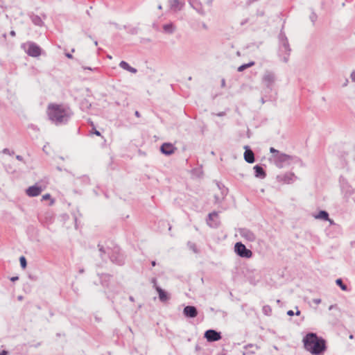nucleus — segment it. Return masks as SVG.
<instances>
[{
	"mask_svg": "<svg viewBox=\"0 0 355 355\" xmlns=\"http://www.w3.org/2000/svg\"><path fill=\"white\" fill-rule=\"evenodd\" d=\"M47 112L49 120L56 125L66 124L73 114L69 107L53 103L48 105Z\"/></svg>",
	"mask_w": 355,
	"mask_h": 355,
	"instance_id": "f257e3e1",
	"label": "nucleus"
},
{
	"mask_svg": "<svg viewBox=\"0 0 355 355\" xmlns=\"http://www.w3.org/2000/svg\"><path fill=\"white\" fill-rule=\"evenodd\" d=\"M304 348L313 355H322L327 350L326 340L315 333H308L303 338Z\"/></svg>",
	"mask_w": 355,
	"mask_h": 355,
	"instance_id": "f03ea898",
	"label": "nucleus"
},
{
	"mask_svg": "<svg viewBox=\"0 0 355 355\" xmlns=\"http://www.w3.org/2000/svg\"><path fill=\"white\" fill-rule=\"evenodd\" d=\"M108 255L110 261L113 263L118 266L124 265L125 257L121 252V248L119 246H114L112 249H111V252L108 251Z\"/></svg>",
	"mask_w": 355,
	"mask_h": 355,
	"instance_id": "7ed1b4c3",
	"label": "nucleus"
},
{
	"mask_svg": "<svg viewBox=\"0 0 355 355\" xmlns=\"http://www.w3.org/2000/svg\"><path fill=\"white\" fill-rule=\"evenodd\" d=\"M291 52V48L290 46L288 40L284 39V42L279 43L278 55L281 60L287 63L289 60V57Z\"/></svg>",
	"mask_w": 355,
	"mask_h": 355,
	"instance_id": "20e7f679",
	"label": "nucleus"
},
{
	"mask_svg": "<svg viewBox=\"0 0 355 355\" xmlns=\"http://www.w3.org/2000/svg\"><path fill=\"white\" fill-rule=\"evenodd\" d=\"M234 252L241 258L250 259L252 257V252L246 248L241 242H236L234 245Z\"/></svg>",
	"mask_w": 355,
	"mask_h": 355,
	"instance_id": "39448f33",
	"label": "nucleus"
},
{
	"mask_svg": "<svg viewBox=\"0 0 355 355\" xmlns=\"http://www.w3.org/2000/svg\"><path fill=\"white\" fill-rule=\"evenodd\" d=\"M27 46V49H25V52L31 57L37 58L39 57L42 53V49L39 45L33 42H28L26 44H22V47Z\"/></svg>",
	"mask_w": 355,
	"mask_h": 355,
	"instance_id": "423d86ee",
	"label": "nucleus"
},
{
	"mask_svg": "<svg viewBox=\"0 0 355 355\" xmlns=\"http://www.w3.org/2000/svg\"><path fill=\"white\" fill-rule=\"evenodd\" d=\"M206 223L211 228H218L221 224L218 216V212L214 211L209 213L206 218Z\"/></svg>",
	"mask_w": 355,
	"mask_h": 355,
	"instance_id": "0eeeda50",
	"label": "nucleus"
},
{
	"mask_svg": "<svg viewBox=\"0 0 355 355\" xmlns=\"http://www.w3.org/2000/svg\"><path fill=\"white\" fill-rule=\"evenodd\" d=\"M276 80V76L273 71H266L262 78L264 85L270 90H272L273 84Z\"/></svg>",
	"mask_w": 355,
	"mask_h": 355,
	"instance_id": "6e6552de",
	"label": "nucleus"
},
{
	"mask_svg": "<svg viewBox=\"0 0 355 355\" xmlns=\"http://www.w3.org/2000/svg\"><path fill=\"white\" fill-rule=\"evenodd\" d=\"M204 338L207 342L218 341L222 338L221 333L214 329H208L204 334Z\"/></svg>",
	"mask_w": 355,
	"mask_h": 355,
	"instance_id": "1a4fd4ad",
	"label": "nucleus"
},
{
	"mask_svg": "<svg viewBox=\"0 0 355 355\" xmlns=\"http://www.w3.org/2000/svg\"><path fill=\"white\" fill-rule=\"evenodd\" d=\"M290 158L291 155L280 153L278 155H275L276 166L282 168L284 163L290 164Z\"/></svg>",
	"mask_w": 355,
	"mask_h": 355,
	"instance_id": "9d476101",
	"label": "nucleus"
},
{
	"mask_svg": "<svg viewBox=\"0 0 355 355\" xmlns=\"http://www.w3.org/2000/svg\"><path fill=\"white\" fill-rule=\"evenodd\" d=\"M239 234L241 237L250 242H253L256 240V235L250 230L243 227L239 230Z\"/></svg>",
	"mask_w": 355,
	"mask_h": 355,
	"instance_id": "9b49d317",
	"label": "nucleus"
},
{
	"mask_svg": "<svg viewBox=\"0 0 355 355\" xmlns=\"http://www.w3.org/2000/svg\"><path fill=\"white\" fill-rule=\"evenodd\" d=\"M176 149V147H175L171 143H164L160 146V152L167 156L173 154Z\"/></svg>",
	"mask_w": 355,
	"mask_h": 355,
	"instance_id": "f8f14e48",
	"label": "nucleus"
},
{
	"mask_svg": "<svg viewBox=\"0 0 355 355\" xmlns=\"http://www.w3.org/2000/svg\"><path fill=\"white\" fill-rule=\"evenodd\" d=\"M42 191V188L38 184H35L33 186L29 187L26 190V193L29 197H36L39 196Z\"/></svg>",
	"mask_w": 355,
	"mask_h": 355,
	"instance_id": "ddd939ff",
	"label": "nucleus"
},
{
	"mask_svg": "<svg viewBox=\"0 0 355 355\" xmlns=\"http://www.w3.org/2000/svg\"><path fill=\"white\" fill-rule=\"evenodd\" d=\"M198 311L194 306H186L183 309V314L185 317L189 318H194L198 315Z\"/></svg>",
	"mask_w": 355,
	"mask_h": 355,
	"instance_id": "4468645a",
	"label": "nucleus"
},
{
	"mask_svg": "<svg viewBox=\"0 0 355 355\" xmlns=\"http://www.w3.org/2000/svg\"><path fill=\"white\" fill-rule=\"evenodd\" d=\"M296 178L293 173H286L282 175H278L277 180L278 182L290 184Z\"/></svg>",
	"mask_w": 355,
	"mask_h": 355,
	"instance_id": "2eb2a0df",
	"label": "nucleus"
},
{
	"mask_svg": "<svg viewBox=\"0 0 355 355\" xmlns=\"http://www.w3.org/2000/svg\"><path fill=\"white\" fill-rule=\"evenodd\" d=\"M244 159L249 164H252L255 162L254 153L249 146H244Z\"/></svg>",
	"mask_w": 355,
	"mask_h": 355,
	"instance_id": "dca6fc26",
	"label": "nucleus"
},
{
	"mask_svg": "<svg viewBox=\"0 0 355 355\" xmlns=\"http://www.w3.org/2000/svg\"><path fill=\"white\" fill-rule=\"evenodd\" d=\"M254 176L257 178L263 179L266 177V172L261 164H257L253 167Z\"/></svg>",
	"mask_w": 355,
	"mask_h": 355,
	"instance_id": "f3484780",
	"label": "nucleus"
},
{
	"mask_svg": "<svg viewBox=\"0 0 355 355\" xmlns=\"http://www.w3.org/2000/svg\"><path fill=\"white\" fill-rule=\"evenodd\" d=\"M98 276L100 278L101 284L103 286L109 288L110 282L112 276L108 273H98Z\"/></svg>",
	"mask_w": 355,
	"mask_h": 355,
	"instance_id": "a211bd4d",
	"label": "nucleus"
},
{
	"mask_svg": "<svg viewBox=\"0 0 355 355\" xmlns=\"http://www.w3.org/2000/svg\"><path fill=\"white\" fill-rule=\"evenodd\" d=\"M155 290L158 293L159 299L162 302H166L170 299V295L159 286H155Z\"/></svg>",
	"mask_w": 355,
	"mask_h": 355,
	"instance_id": "6ab92c4d",
	"label": "nucleus"
},
{
	"mask_svg": "<svg viewBox=\"0 0 355 355\" xmlns=\"http://www.w3.org/2000/svg\"><path fill=\"white\" fill-rule=\"evenodd\" d=\"M313 216L315 219L322 220L326 221L329 220V213L325 210H320L318 214H313Z\"/></svg>",
	"mask_w": 355,
	"mask_h": 355,
	"instance_id": "aec40b11",
	"label": "nucleus"
},
{
	"mask_svg": "<svg viewBox=\"0 0 355 355\" xmlns=\"http://www.w3.org/2000/svg\"><path fill=\"white\" fill-rule=\"evenodd\" d=\"M119 66L123 69H125V70H126L129 72H131L132 73H136L137 72V69L130 66V64L125 61H123V60L121 61V62L119 63Z\"/></svg>",
	"mask_w": 355,
	"mask_h": 355,
	"instance_id": "412c9836",
	"label": "nucleus"
},
{
	"mask_svg": "<svg viewBox=\"0 0 355 355\" xmlns=\"http://www.w3.org/2000/svg\"><path fill=\"white\" fill-rule=\"evenodd\" d=\"M228 191V189L225 187V185H222V191H220V194L214 195L215 200H224V198L227 195Z\"/></svg>",
	"mask_w": 355,
	"mask_h": 355,
	"instance_id": "4be33fe9",
	"label": "nucleus"
},
{
	"mask_svg": "<svg viewBox=\"0 0 355 355\" xmlns=\"http://www.w3.org/2000/svg\"><path fill=\"white\" fill-rule=\"evenodd\" d=\"M31 19L32 22L38 26H42L44 25V22L41 17L37 15L33 14L31 15Z\"/></svg>",
	"mask_w": 355,
	"mask_h": 355,
	"instance_id": "5701e85b",
	"label": "nucleus"
},
{
	"mask_svg": "<svg viewBox=\"0 0 355 355\" xmlns=\"http://www.w3.org/2000/svg\"><path fill=\"white\" fill-rule=\"evenodd\" d=\"M163 30L165 33L172 34L175 30V27L173 23L166 24L163 26Z\"/></svg>",
	"mask_w": 355,
	"mask_h": 355,
	"instance_id": "b1692460",
	"label": "nucleus"
},
{
	"mask_svg": "<svg viewBox=\"0 0 355 355\" xmlns=\"http://www.w3.org/2000/svg\"><path fill=\"white\" fill-rule=\"evenodd\" d=\"M254 64H255L254 61H250L248 63L243 64L241 66H239L237 68V71L239 72H242V71H245V69L254 66Z\"/></svg>",
	"mask_w": 355,
	"mask_h": 355,
	"instance_id": "393cba45",
	"label": "nucleus"
},
{
	"mask_svg": "<svg viewBox=\"0 0 355 355\" xmlns=\"http://www.w3.org/2000/svg\"><path fill=\"white\" fill-rule=\"evenodd\" d=\"M168 2L170 3L171 9L174 10H180L181 9L180 8H179V5H180L179 0H169Z\"/></svg>",
	"mask_w": 355,
	"mask_h": 355,
	"instance_id": "a878e982",
	"label": "nucleus"
},
{
	"mask_svg": "<svg viewBox=\"0 0 355 355\" xmlns=\"http://www.w3.org/2000/svg\"><path fill=\"white\" fill-rule=\"evenodd\" d=\"M336 284L340 288L342 291H347L348 290L347 286L343 283V281L341 278L337 279L336 280Z\"/></svg>",
	"mask_w": 355,
	"mask_h": 355,
	"instance_id": "bb28decb",
	"label": "nucleus"
},
{
	"mask_svg": "<svg viewBox=\"0 0 355 355\" xmlns=\"http://www.w3.org/2000/svg\"><path fill=\"white\" fill-rule=\"evenodd\" d=\"M98 248L100 252V257L101 258V259L105 260L104 256L107 252L106 251L105 248L99 243L98 244Z\"/></svg>",
	"mask_w": 355,
	"mask_h": 355,
	"instance_id": "cd10ccee",
	"label": "nucleus"
},
{
	"mask_svg": "<svg viewBox=\"0 0 355 355\" xmlns=\"http://www.w3.org/2000/svg\"><path fill=\"white\" fill-rule=\"evenodd\" d=\"M291 163L300 164L301 166L303 165L302 159L297 156H291V158H290V164Z\"/></svg>",
	"mask_w": 355,
	"mask_h": 355,
	"instance_id": "c85d7f7f",
	"label": "nucleus"
},
{
	"mask_svg": "<svg viewBox=\"0 0 355 355\" xmlns=\"http://www.w3.org/2000/svg\"><path fill=\"white\" fill-rule=\"evenodd\" d=\"M262 311L266 315H270L272 313V309L269 305L263 306Z\"/></svg>",
	"mask_w": 355,
	"mask_h": 355,
	"instance_id": "c756f323",
	"label": "nucleus"
},
{
	"mask_svg": "<svg viewBox=\"0 0 355 355\" xmlns=\"http://www.w3.org/2000/svg\"><path fill=\"white\" fill-rule=\"evenodd\" d=\"M19 263L20 266L23 269H25L27 266V261L24 256H21L19 257Z\"/></svg>",
	"mask_w": 355,
	"mask_h": 355,
	"instance_id": "7c9ffc66",
	"label": "nucleus"
},
{
	"mask_svg": "<svg viewBox=\"0 0 355 355\" xmlns=\"http://www.w3.org/2000/svg\"><path fill=\"white\" fill-rule=\"evenodd\" d=\"M285 38L288 39L286 35V34H285V33L282 30H281L280 33L279 35V43L284 42Z\"/></svg>",
	"mask_w": 355,
	"mask_h": 355,
	"instance_id": "2f4dec72",
	"label": "nucleus"
},
{
	"mask_svg": "<svg viewBox=\"0 0 355 355\" xmlns=\"http://www.w3.org/2000/svg\"><path fill=\"white\" fill-rule=\"evenodd\" d=\"M81 106L83 108L89 109L91 107V104L88 102L87 100L85 99L81 102Z\"/></svg>",
	"mask_w": 355,
	"mask_h": 355,
	"instance_id": "473e14b6",
	"label": "nucleus"
},
{
	"mask_svg": "<svg viewBox=\"0 0 355 355\" xmlns=\"http://www.w3.org/2000/svg\"><path fill=\"white\" fill-rule=\"evenodd\" d=\"M91 125L93 126V128H92V130H91V133L94 134V135H96V136L101 137V133L98 130H97L96 129V128L94 127V125L93 122H91Z\"/></svg>",
	"mask_w": 355,
	"mask_h": 355,
	"instance_id": "72a5a7b5",
	"label": "nucleus"
},
{
	"mask_svg": "<svg viewBox=\"0 0 355 355\" xmlns=\"http://www.w3.org/2000/svg\"><path fill=\"white\" fill-rule=\"evenodd\" d=\"M296 312H295V315H300L301 314V311L300 310H298V308L296 307ZM295 313L293 312V310H289L287 311V315H289V316H293L294 315Z\"/></svg>",
	"mask_w": 355,
	"mask_h": 355,
	"instance_id": "f704fd0d",
	"label": "nucleus"
},
{
	"mask_svg": "<svg viewBox=\"0 0 355 355\" xmlns=\"http://www.w3.org/2000/svg\"><path fill=\"white\" fill-rule=\"evenodd\" d=\"M309 18L311 21L313 22V24H314L315 21L317 20L318 16L314 12H312L311 14L310 15Z\"/></svg>",
	"mask_w": 355,
	"mask_h": 355,
	"instance_id": "c9c22d12",
	"label": "nucleus"
},
{
	"mask_svg": "<svg viewBox=\"0 0 355 355\" xmlns=\"http://www.w3.org/2000/svg\"><path fill=\"white\" fill-rule=\"evenodd\" d=\"M188 245L190 247V248L191 250H193V251L194 252H198L197 248H196V245L195 243H193L189 241V242H188Z\"/></svg>",
	"mask_w": 355,
	"mask_h": 355,
	"instance_id": "e433bc0d",
	"label": "nucleus"
},
{
	"mask_svg": "<svg viewBox=\"0 0 355 355\" xmlns=\"http://www.w3.org/2000/svg\"><path fill=\"white\" fill-rule=\"evenodd\" d=\"M270 152L272 154H274V156L275 155H278L280 152L278 150H276L275 148L273 147H270Z\"/></svg>",
	"mask_w": 355,
	"mask_h": 355,
	"instance_id": "4c0bfd02",
	"label": "nucleus"
},
{
	"mask_svg": "<svg viewBox=\"0 0 355 355\" xmlns=\"http://www.w3.org/2000/svg\"><path fill=\"white\" fill-rule=\"evenodd\" d=\"M3 153L12 155H14L15 152L13 150L10 151L8 148H4L3 150Z\"/></svg>",
	"mask_w": 355,
	"mask_h": 355,
	"instance_id": "58836bf2",
	"label": "nucleus"
},
{
	"mask_svg": "<svg viewBox=\"0 0 355 355\" xmlns=\"http://www.w3.org/2000/svg\"><path fill=\"white\" fill-rule=\"evenodd\" d=\"M41 200H53V199L51 198V196L49 193H46L42 196Z\"/></svg>",
	"mask_w": 355,
	"mask_h": 355,
	"instance_id": "ea45409f",
	"label": "nucleus"
},
{
	"mask_svg": "<svg viewBox=\"0 0 355 355\" xmlns=\"http://www.w3.org/2000/svg\"><path fill=\"white\" fill-rule=\"evenodd\" d=\"M129 33L132 35H136L137 34V28H132L131 29H130Z\"/></svg>",
	"mask_w": 355,
	"mask_h": 355,
	"instance_id": "a19ab883",
	"label": "nucleus"
},
{
	"mask_svg": "<svg viewBox=\"0 0 355 355\" xmlns=\"http://www.w3.org/2000/svg\"><path fill=\"white\" fill-rule=\"evenodd\" d=\"M249 347H255L257 349H259V347L257 345H254L253 344H248L244 347V348L246 349H248Z\"/></svg>",
	"mask_w": 355,
	"mask_h": 355,
	"instance_id": "79ce46f5",
	"label": "nucleus"
},
{
	"mask_svg": "<svg viewBox=\"0 0 355 355\" xmlns=\"http://www.w3.org/2000/svg\"><path fill=\"white\" fill-rule=\"evenodd\" d=\"M264 15H265V12L263 10H257V15L258 17H263Z\"/></svg>",
	"mask_w": 355,
	"mask_h": 355,
	"instance_id": "37998d69",
	"label": "nucleus"
},
{
	"mask_svg": "<svg viewBox=\"0 0 355 355\" xmlns=\"http://www.w3.org/2000/svg\"><path fill=\"white\" fill-rule=\"evenodd\" d=\"M217 187H218V189L220 191H222V185H224L223 184H222L221 182H216V183Z\"/></svg>",
	"mask_w": 355,
	"mask_h": 355,
	"instance_id": "c03bdc74",
	"label": "nucleus"
},
{
	"mask_svg": "<svg viewBox=\"0 0 355 355\" xmlns=\"http://www.w3.org/2000/svg\"><path fill=\"white\" fill-rule=\"evenodd\" d=\"M351 79L353 82L355 83V70L352 71L350 75Z\"/></svg>",
	"mask_w": 355,
	"mask_h": 355,
	"instance_id": "a18cd8bd",
	"label": "nucleus"
},
{
	"mask_svg": "<svg viewBox=\"0 0 355 355\" xmlns=\"http://www.w3.org/2000/svg\"><path fill=\"white\" fill-rule=\"evenodd\" d=\"M313 303L315 304H319L321 302V299L320 298H315L313 300Z\"/></svg>",
	"mask_w": 355,
	"mask_h": 355,
	"instance_id": "49530a36",
	"label": "nucleus"
},
{
	"mask_svg": "<svg viewBox=\"0 0 355 355\" xmlns=\"http://www.w3.org/2000/svg\"><path fill=\"white\" fill-rule=\"evenodd\" d=\"M18 279H19L18 276L12 277L10 278V280L12 282H15L17 281Z\"/></svg>",
	"mask_w": 355,
	"mask_h": 355,
	"instance_id": "de8ad7c7",
	"label": "nucleus"
},
{
	"mask_svg": "<svg viewBox=\"0 0 355 355\" xmlns=\"http://www.w3.org/2000/svg\"><path fill=\"white\" fill-rule=\"evenodd\" d=\"M249 21V19L248 18H246L245 19H243L241 22V26H244L245 24H246Z\"/></svg>",
	"mask_w": 355,
	"mask_h": 355,
	"instance_id": "09e8293b",
	"label": "nucleus"
},
{
	"mask_svg": "<svg viewBox=\"0 0 355 355\" xmlns=\"http://www.w3.org/2000/svg\"><path fill=\"white\" fill-rule=\"evenodd\" d=\"M65 56L68 58L69 59H73V56L70 53H65Z\"/></svg>",
	"mask_w": 355,
	"mask_h": 355,
	"instance_id": "8fccbe9b",
	"label": "nucleus"
},
{
	"mask_svg": "<svg viewBox=\"0 0 355 355\" xmlns=\"http://www.w3.org/2000/svg\"><path fill=\"white\" fill-rule=\"evenodd\" d=\"M327 221H328L329 223V225H336V223H334V221L331 219L329 217V220H327Z\"/></svg>",
	"mask_w": 355,
	"mask_h": 355,
	"instance_id": "3c124183",
	"label": "nucleus"
},
{
	"mask_svg": "<svg viewBox=\"0 0 355 355\" xmlns=\"http://www.w3.org/2000/svg\"><path fill=\"white\" fill-rule=\"evenodd\" d=\"M16 159L19 161H21V162H23L24 161V158L21 155H17L16 156Z\"/></svg>",
	"mask_w": 355,
	"mask_h": 355,
	"instance_id": "603ef678",
	"label": "nucleus"
},
{
	"mask_svg": "<svg viewBox=\"0 0 355 355\" xmlns=\"http://www.w3.org/2000/svg\"><path fill=\"white\" fill-rule=\"evenodd\" d=\"M151 282L154 284V287L155 288V286H157V279L156 278H153L151 279Z\"/></svg>",
	"mask_w": 355,
	"mask_h": 355,
	"instance_id": "864d4df0",
	"label": "nucleus"
},
{
	"mask_svg": "<svg viewBox=\"0 0 355 355\" xmlns=\"http://www.w3.org/2000/svg\"><path fill=\"white\" fill-rule=\"evenodd\" d=\"M8 352L6 350H2L1 352H0V355H8Z\"/></svg>",
	"mask_w": 355,
	"mask_h": 355,
	"instance_id": "5fc2aeb1",
	"label": "nucleus"
},
{
	"mask_svg": "<svg viewBox=\"0 0 355 355\" xmlns=\"http://www.w3.org/2000/svg\"><path fill=\"white\" fill-rule=\"evenodd\" d=\"M83 69H88V70H90V71H93V70H96L97 69V68L92 69V68H91L89 67H83Z\"/></svg>",
	"mask_w": 355,
	"mask_h": 355,
	"instance_id": "6e6d98bb",
	"label": "nucleus"
},
{
	"mask_svg": "<svg viewBox=\"0 0 355 355\" xmlns=\"http://www.w3.org/2000/svg\"><path fill=\"white\" fill-rule=\"evenodd\" d=\"M10 35L12 36V37H15L16 35V33L15 31H11L10 32Z\"/></svg>",
	"mask_w": 355,
	"mask_h": 355,
	"instance_id": "4d7b16f0",
	"label": "nucleus"
},
{
	"mask_svg": "<svg viewBox=\"0 0 355 355\" xmlns=\"http://www.w3.org/2000/svg\"><path fill=\"white\" fill-rule=\"evenodd\" d=\"M64 220H67L69 218V216L67 214H64L62 215Z\"/></svg>",
	"mask_w": 355,
	"mask_h": 355,
	"instance_id": "13d9d810",
	"label": "nucleus"
},
{
	"mask_svg": "<svg viewBox=\"0 0 355 355\" xmlns=\"http://www.w3.org/2000/svg\"><path fill=\"white\" fill-rule=\"evenodd\" d=\"M224 115H225V112H220L217 114V116H223Z\"/></svg>",
	"mask_w": 355,
	"mask_h": 355,
	"instance_id": "bf43d9fd",
	"label": "nucleus"
},
{
	"mask_svg": "<svg viewBox=\"0 0 355 355\" xmlns=\"http://www.w3.org/2000/svg\"><path fill=\"white\" fill-rule=\"evenodd\" d=\"M196 10L200 13L201 15H204V12L202 11V10L200 8H196Z\"/></svg>",
	"mask_w": 355,
	"mask_h": 355,
	"instance_id": "052dcab7",
	"label": "nucleus"
},
{
	"mask_svg": "<svg viewBox=\"0 0 355 355\" xmlns=\"http://www.w3.org/2000/svg\"><path fill=\"white\" fill-rule=\"evenodd\" d=\"M348 83H349L348 79H346L345 81L344 82V84L343 85V87H346Z\"/></svg>",
	"mask_w": 355,
	"mask_h": 355,
	"instance_id": "680f3d73",
	"label": "nucleus"
},
{
	"mask_svg": "<svg viewBox=\"0 0 355 355\" xmlns=\"http://www.w3.org/2000/svg\"><path fill=\"white\" fill-rule=\"evenodd\" d=\"M135 115L137 116V117H139L141 115H140V113L139 111H135Z\"/></svg>",
	"mask_w": 355,
	"mask_h": 355,
	"instance_id": "e2e57ef3",
	"label": "nucleus"
},
{
	"mask_svg": "<svg viewBox=\"0 0 355 355\" xmlns=\"http://www.w3.org/2000/svg\"><path fill=\"white\" fill-rule=\"evenodd\" d=\"M225 79H222V80H221V86L222 87H225Z\"/></svg>",
	"mask_w": 355,
	"mask_h": 355,
	"instance_id": "0e129e2a",
	"label": "nucleus"
},
{
	"mask_svg": "<svg viewBox=\"0 0 355 355\" xmlns=\"http://www.w3.org/2000/svg\"><path fill=\"white\" fill-rule=\"evenodd\" d=\"M129 300H130V301H131V302H135V298H134V297H132V296H130V297H129Z\"/></svg>",
	"mask_w": 355,
	"mask_h": 355,
	"instance_id": "69168bd1",
	"label": "nucleus"
},
{
	"mask_svg": "<svg viewBox=\"0 0 355 355\" xmlns=\"http://www.w3.org/2000/svg\"><path fill=\"white\" fill-rule=\"evenodd\" d=\"M151 265H152V266H153V267H154V266H156V261H151Z\"/></svg>",
	"mask_w": 355,
	"mask_h": 355,
	"instance_id": "338daca9",
	"label": "nucleus"
},
{
	"mask_svg": "<svg viewBox=\"0 0 355 355\" xmlns=\"http://www.w3.org/2000/svg\"><path fill=\"white\" fill-rule=\"evenodd\" d=\"M17 299L18 300H23V296L22 295H19L17 297Z\"/></svg>",
	"mask_w": 355,
	"mask_h": 355,
	"instance_id": "774afa93",
	"label": "nucleus"
}]
</instances>
